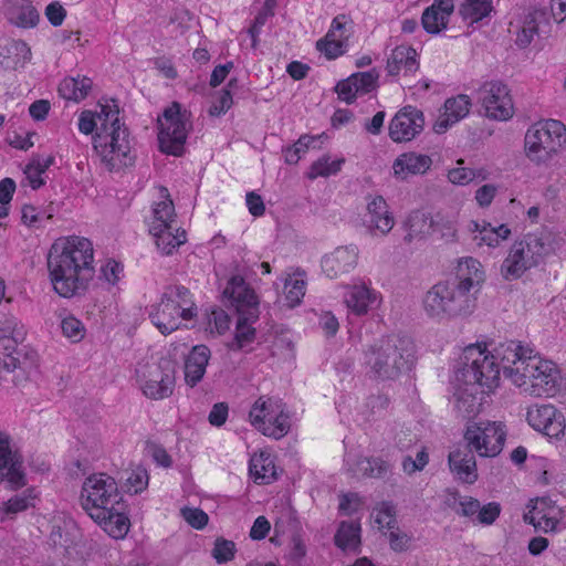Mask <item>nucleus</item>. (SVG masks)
Returning a JSON list of instances; mask_svg holds the SVG:
<instances>
[{
    "label": "nucleus",
    "instance_id": "nucleus-1",
    "mask_svg": "<svg viewBox=\"0 0 566 566\" xmlns=\"http://www.w3.org/2000/svg\"><path fill=\"white\" fill-rule=\"evenodd\" d=\"M99 107V112L83 111L80 114L78 130L85 135L96 130L93 146L108 170L132 166L135 156L132 155L129 133L120 122L118 106L112 101V104H101Z\"/></svg>",
    "mask_w": 566,
    "mask_h": 566
},
{
    "label": "nucleus",
    "instance_id": "nucleus-2",
    "mask_svg": "<svg viewBox=\"0 0 566 566\" xmlns=\"http://www.w3.org/2000/svg\"><path fill=\"white\" fill-rule=\"evenodd\" d=\"M500 369L492 356L481 350L480 345H470L464 348L458 363L454 378L453 406L457 415L462 419L474 418L482 406L478 397L483 390L499 385Z\"/></svg>",
    "mask_w": 566,
    "mask_h": 566
},
{
    "label": "nucleus",
    "instance_id": "nucleus-3",
    "mask_svg": "<svg viewBox=\"0 0 566 566\" xmlns=\"http://www.w3.org/2000/svg\"><path fill=\"white\" fill-rule=\"evenodd\" d=\"M92 242L77 235L57 239L48 254L52 283H88L94 276Z\"/></svg>",
    "mask_w": 566,
    "mask_h": 566
},
{
    "label": "nucleus",
    "instance_id": "nucleus-4",
    "mask_svg": "<svg viewBox=\"0 0 566 566\" xmlns=\"http://www.w3.org/2000/svg\"><path fill=\"white\" fill-rule=\"evenodd\" d=\"M415 353L410 337L391 335L371 344L364 353V360L371 377L395 380L412 368Z\"/></svg>",
    "mask_w": 566,
    "mask_h": 566
},
{
    "label": "nucleus",
    "instance_id": "nucleus-5",
    "mask_svg": "<svg viewBox=\"0 0 566 566\" xmlns=\"http://www.w3.org/2000/svg\"><path fill=\"white\" fill-rule=\"evenodd\" d=\"M558 241L546 230L527 233L516 240L501 265V273L507 281L518 280L527 270L543 263L556 252Z\"/></svg>",
    "mask_w": 566,
    "mask_h": 566
},
{
    "label": "nucleus",
    "instance_id": "nucleus-6",
    "mask_svg": "<svg viewBox=\"0 0 566 566\" xmlns=\"http://www.w3.org/2000/svg\"><path fill=\"white\" fill-rule=\"evenodd\" d=\"M476 285H431L422 297L424 313L437 321L470 314L475 307Z\"/></svg>",
    "mask_w": 566,
    "mask_h": 566
},
{
    "label": "nucleus",
    "instance_id": "nucleus-7",
    "mask_svg": "<svg viewBox=\"0 0 566 566\" xmlns=\"http://www.w3.org/2000/svg\"><path fill=\"white\" fill-rule=\"evenodd\" d=\"M457 3L459 15L469 25L482 21L493 10L492 0H433L421 14L423 30L431 35H438L447 30Z\"/></svg>",
    "mask_w": 566,
    "mask_h": 566
},
{
    "label": "nucleus",
    "instance_id": "nucleus-8",
    "mask_svg": "<svg viewBox=\"0 0 566 566\" xmlns=\"http://www.w3.org/2000/svg\"><path fill=\"white\" fill-rule=\"evenodd\" d=\"M25 335L24 326L14 316H0V374L19 369L23 375H29L36 368L35 352L18 348Z\"/></svg>",
    "mask_w": 566,
    "mask_h": 566
},
{
    "label": "nucleus",
    "instance_id": "nucleus-9",
    "mask_svg": "<svg viewBox=\"0 0 566 566\" xmlns=\"http://www.w3.org/2000/svg\"><path fill=\"white\" fill-rule=\"evenodd\" d=\"M566 144V127L557 119L533 124L525 135L527 157L537 164L546 163Z\"/></svg>",
    "mask_w": 566,
    "mask_h": 566
},
{
    "label": "nucleus",
    "instance_id": "nucleus-10",
    "mask_svg": "<svg viewBox=\"0 0 566 566\" xmlns=\"http://www.w3.org/2000/svg\"><path fill=\"white\" fill-rule=\"evenodd\" d=\"M80 502L91 518H104V512L122 502L115 479L106 473L87 476L82 485Z\"/></svg>",
    "mask_w": 566,
    "mask_h": 566
},
{
    "label": "nucleus",
    "instance_id": "nucleus-11",
    "mask_svg": "<svg viewBox=\"0 0 566 566\" xmlns=\"http://www.w3.org/2000/svg\"><path fill=\"white\" fill-rule=\"evenodd\" d=\"M249 419L251 424L266 437L281 439L291 428L285 403L276 397L261 396L253 403Z\"/></svg>",
    "mask_w": 566,
    "mask_h": 566
},
{
    "label": "nucleus",
    "instance_id": "nucleus-12",
    "mask_svg": "<svg viewBox=\"0 0 566 566\" xmlns=\"http://www.w3.org/2000/svg\"><path fill=\"white\" fill-rule=\"evenodd\" d=\"M188 116L178 102H172L158 117V143L161 153L179 157L185 151Z\"/></svg>",
    "mask_w": 566,
    "mask_h": 566
},
{
    "label": "nucleus",
    "instance_id": "nucleus-13",
    "mask_svg": "<svg viewBox=\"0 0 566 566\" xmlns=\"http://www.w3.org/2000/svg\"><path fill=\"white\" fill-rule=\"evenodd\" d=\"M515 385L522 387L530 382L533 394L536 396H553L556 392L559 380V370L551 360H543L533 355L525 367L515 369Z\"/></svg>",
    "mask_w": 566,
    "mask_h": 566
},
{
    "label": "nucleus",
    "instance_id": "nucleus-14",
    "mask_svg": "<svg viewBox=\"0 0 566 566\" xmlns=\"http://www.w3.org/2000/svg\"><path fill=\"white\" fill-rule=\"evenodd\" d=\"M506 439L505 424L501 421H480L468 424L464 432L467 446L480 457L493 458L501 453Z\"/></svg>",
    "mask_w": 566,
    "mask_h": 566
},
{
    "label": "nucleus",
    "instance_id": "nucleus-15",
    "mask_svg": "<svg viewBox=\"0 0 566 566\" xmlns=\"http://www.w3.org/2000/svg\"><path fill=\"white\" fill-rule=\"evenodd\" d=\"M137 381L143 394L153 400H163L172 395L176 382V367L169 359L146 365L137 369Z\"/></svg>",
    "mask_w": 566,
    "mask_h": 566
},
{
    "label": "nucleus",
    "instance_id": "nucleus-16",
    "mask_svg": "<svg viewBox=\"0 0 566 566\" xmlns=\"http://www.w3.org/2000/svg\"><path fill=\"white\" fill-rule=\"evenodd\" d=\"M528 511L524 514L525 523L534 526L535 531L543 533H557L564 528V511L549 496L536 497L527 504Z\"/></svg>",
    "mask_w": 566,
    "mask_h": 566
},
{
    "label": "nucleus",
    "instance_id": "nucleus-17",
    "mask_svg": "<svg viewBox=\"0 0 566 566\" xmlns=\"http://www.w3.org/2000/svg\"><path fill=\"white\" fill-rule=\"evenodd\" d=\"M476 94L486 117L507 120L513 116V101L510 90L504 83L500 81L485 82Z\"/></svg>",
    "mask_w": 566,
    "mask_h": 566
},
{
    "label": "nucleus",
    "instance_id": "nucleus-18",
    "mask_svg": "<svg viewBox=\"0 0 566 566\" xmlns=\"http://www.w3.org/2000/svg\"><path fill=\"white\" fill-rule=\"evenodd\" d=\"M486 355L492 356L494 358L495 364L499 369L503 370V375L512 380L515 385V369L521 367H525L527 361H530L533 357V349L530 347H524L520 342L509 340L505 343H501L495 348L496 355H490L484 349H482Z\"/></svg>",
    "mask_w": 566,
    "mask_h": 566
},
{
    "label": "nucleus",
    "instance_id": "nucleus-19",
    "mask_svg": "<svg viewBox=\"0 0 566 566\" xmlns=\"http://www.w3.org/2000/svg\"><path fill=\"white\" fill-rule=\"evenodd\" d=\"M423 113L415 106L407 105L391 118L389 137L395 143L410 142L423 130Z\"/></svg>",
    "mask_w": 566,
    "mask_h": 566
},
{
    "label": "nucleus",
    "instance_id": "nucleus-20",
    "mask_svg": "<svg viewBox=\"0 0 566 566\" xmlns=\"http://www.w3.org/2000/svg\"><path fill=\"white\" fill-rule=\"evenodd\" d=\"M528 424L549 438L564 434L565 418L553 405H533L526 413Z\"/></svg>",
    "mask_w": 566,
    "mask_h": 566
},
{
    "label": "nucleus",
    "instance_id": "nucleus-21",
    "mask_svg": "<svg viewBox=\"0 0 566 566\" xmlns=\"http://www.w3.org/2000/svg\"><path fill=\"white\" fill-rule=\"evenodd\" d=\"M358 260V248L354 244L336 248L322 259L321 266L326 279L334 280L350 272Z\"/></svg>",
    "mask_w": 566,
    "mask_h": 566
},
{
    "label": "nucleus",
    "instance_id": "nucleus-22",
    "mask_svg": "<svg viewBox=\"0 0 566 566\" xmlns=\"http://www.w3.org/2000/svg\"><path fill=\"white\" fill-rule=\"evenodd\" d=\"M182 304L177 303L172 295L165 293L158 305L153 306L149 313L151 323L160 331L161 334L168 335L178 329L179 310Z\"/></svg>",
    "mask_w": 566,
    "mask_h": 566
},
{
    "label": "nucleus",
    "instance_id": "nucleus-23",
    "mask_svg": "<svg viewBox=\"0 0 566 566\" xmlns=\"http://www.w3.org/2000/svg\"><path fill=\"white\" fill-rule=\"evenodd\" d=\"M345 463L348 471L358 478L385 479L391 472V464L378 457L365 458L348 453Z\"/></svg>",
    "mask_w": 566,
    "mask_h": 566
},
{
    "label": "nucleus",
    "instance_id": "nucleus-24",
    "mask_svg": "<svg viewBox=\"0 0 566 566\" xmlns=\"http://www.w3.org/2000/svg\"><path fill=\"white\" fill-rule=\"evenodd\" d=\"M364 222L371 233L379 231L385 235L394 228V216L382 196L367 198V219Z\"/></svg>",
    "mask_w": 566,
    "mask_h": 566
},
{
    "label": "nucleus",
    "instance_id": "nucleus-25",
    "mask_svg": "<svg viewBox=\"0 0 566 566\" xmlns=\"http://www.w3.org/2000/svg\"><path fill=\"white\" fill-rule=\"evenodd\" d=\"M473 450L468 446L451 451L448 463L451 473L462 483L473 484L478 480V469Z\"/></svg>",
    "mask_w": 566,
    "mask_h": 566
},
{
    "label": "nucleus",
    "instance_id": "nucleus-26",
    "mask_svg": "<svg viewBox=\"0 0 566 566\" xmlns=\"http://www.w3.org/2000/svg\"><path fill=\"white\" fill-rule=\"evenodd\" d=\"M431 165L432 159L428 155L415 151L403 153L394 160V177L405 181L410 176L424 175Z\"/></svg>",
    "mask_w": 566,
    "mask_h": 566
},
{
    "label": "nucleus",
    "instance_id": "nucleus-27",
    "mask_svg": "<svg viewBox=\"0 0 566 566\" xmlns=\"http://www.w3.org/2000/svg\"><path fill=\"white\" fill-rule=\"evenodd\" d=\"M210 357L211 350L206 345H196L190 349L184 366L185 382L189 387H196L203 379Z\"/></svg>",
    "mask_w": 566,
    "mask_h": 566
},
{
    "label": "nucleus",
    "instance_id": "nucleus-28",
    "mask_svg": "<svg viewBox=\"0 0 566 566\" xmlns=\"http://www.w3.org/2000/svg\"><path fill=\"white\" fill-rule=\"evenodd\" d=\"M471 101L468 95L460 94L444 102V112L433 125L437 134L446 133L449 127L464 118L470 112Z\"/></svg>",
    "mask_w": 566,
    "mask_h": 566
},
{
    "label": "nucleus",
    "instance_id": "nucleus-29",
    "mask_svg": "<svg viewBox=\"0 0 566 566\" xmlns=\"http://www.w3.org/2000/svg\"><path fill=\"white\" fill-rule=\"evenodd\" d=\"M222 296L231 307H234L238 316L259 311V297L250 285H227Z\"/></svg>",
    "mask_w": 566,
    "mask_h": 566
},
{
    "label": "nucleus",
    "instance_id": "nucleus-30",
    "mask_svg": "<svg viewBox=\"0 0 566 566\" xmlns=\"http://www.w3.org/2000/svg\"><path fill=\"white\" fill-rule=\"evenodd\" d=\"M418 53L411 46L398 45L396 46L390 57L387 61V72L389 75H398L403 71V75H411L419 69V62L417 60Z\"/></svg>",
    "mask_w": 566,
    "mask_h": 566
},
{
    "label": "nucleus",
    "instance_id": "nucleus-31",
    "mask_svg": "<svg viewBox=\"0 0 566 566\" xmlns=\"http://www.w3.org/2000/svg\"><path fill=\"white\" fill-rule=\"evenodd\" d=\"M469 230L474 233L473 241L478 247L496 248L501 241L506 240L511 234V229L506 224L492 227L491 223H480L474 220L469 223Z\"/></svg>",
    "mask_w": 566,
    "mask_h": 566
},
{
    "label": "nucleus",
    "instance_id": "nucleus-32",
    "mask_svg": "<svg viewBox=\"0 0 566 566\" xmlns=\"http://www.w3.org/2000/svg\"><path fill=\"white\" fill-rule=\"evenodd\" d=\"M345 303L356 315H364L370 307L379 304V295L368 285H349Z\"/></svg>",
    "mask_w": 566,
    "mask_h": 566
},
{
    "label": "nucleus",
    "instance_id": "nucleus-33",
    "mask_svg": "<svg viewBox=\"0 0 566 566\" xmlns=\"http://www.w3.org/2000/svg\"><path fill=\"white\" fill-rule=\"evenodd\" d=\"M259 319V311L238 316L233 339L228 344L230 350L238 352L254 342L256 331L252 326Z\"/></svg>",
    "mask_w": 566,
    "mask_h": 566
},
{
    "label": "nucleus",
    "instance_id": "nucleus-34",
    "mask_svg": "<svg viewBox=\"0 0 566 566\" xmlns=\"http://www.w3.org/2000/svg\"><path fill=\"white\" fill-rule=\"evenodd\" d=\"M125 506L123 503H118L108 507L106 512H104V518H92L96 522L103 530L114 538L123 537L128 528H129V520L124 513Z\"/></svg>",
    "mask_w": 566,
    "mask_h": 566
},
{
    "label": "nucleus",
    "instance_id": "nucleus-35",
    "mask_svg": "<svg viewBox=\"0 0 566 566\" xmlns=\"http://www.w3.org/2000/svg\"><path fill=\"white\" fill-rule=\"evenodd\" d=\"M437 226L438 223L434 222L429 212L413 210L408 214L405 221V228L407 230L405 241L411 242L416 238H424L429 235Z\"/></svg>",
    "mask_w": 566,
    "mask_h": 566
},
{
    "label": "nucleus",
    "instance_id": "nucleus-36",
    "mask_svg": "<svg viewBox=\"0 0 566 566\" xmlns=\"http://www.w3.org/2000/svg\"><path fill=\"white\" fill-rule=\"evenodd\" d=\"M453 273L458 283H484L486 279L484 266L473 256L459 258Z\"/></svg>",
    "mask_w": 566,
    "mask_h": 566
},
{
    "label": "nucleus",
    "instance_id": "nucleus-37",
    "mask_svg": "<svg viewBox=\"0 0 566 566\" xmlns=\"http://www.w3.org/2000/svg\"><path fill=\"white\" fill-rule=\"evenodd\" d=\"M172 229H159L156 227L149 228V232L156 240L157 248L165 255H170L176 248L180 247L187 241L185 230L176 229V233H172Z\"/></svg>",
    "mask_w": 566,
    "mask_h": 566
},
{
    "label": "nucleus",
    "instance_id": "nucleus-38",
    "mask_svg": "<svg viewBox=\"0 0 566 566\" xmlns=\"http://www.w3.org/2000/svg\"><path fill=\"white\" fill-rule=\"evenodd\" d=\"M92 84L87 76L66 77L60 83L59 92L65 99L78 102L88 95Z\"/></svg>",
    "mask_w": 566,
    "mask_h": 566
},
{
    "label": "nucleus",
    "instance_id": "nucleus-39",
    "mask_svg": "<svg viewBox=\"0 0 566 566\" xmlns=\"http://www.w3.org/2000/svg\"><path fill=\"white\" fill-rule=\"evenodd\" d=\"M249 471L259 484H270L276 480L275 465L272 459L269 455L264 457L263 453L250 460Z\"/></svg>",
    "mask_w": 566,
    "mask_h": 566
},
{
    "label": "nucleus",
    "instance_id": "nucleus-40",
    "mask_svg": "<svg viewBox=\"0 0 566 566\" xmlns=\"http://www.w3.org/2000/svg\"><path fill=\"white\" fill-rule=\"evenodd\" d=\"M335 545L343 551L356 549L360 544V525L343 521L334 537Z\"/></svg>",
    "mask_w": 566,
    "mask_h": 566
},
{
    "label": "nucleus",
    "instance_id": "nucleus-41",
    "mask_svg": "<svg viewBox=\"0 0 566 566\" xmlns=\"http://www.w3.org/2000/svg\"><path fill=\"white\" fill-rule=\"evenodd\" d=\"M346 39L342 35L334 36V31H328L323 39L316 42V49L328 60H335L346 52Z\"/></svg>",
    "mask_w": 566,
    "mask_h": 566
},
{
    "label": "nucleus",
    "instance_id": "nucleus-42",
    "mask_svg": "<svg viewBox=\"0 0 566 566\" xmlns=\"http://www.w3.org/2000/svg\"><path fill=\"white\" fill-rule=\"evenodd\" d=\"M34 496L32 495V490H25L20 494H17L3 502L0 505V512L3 513L6 517L12 518L18 513L28 510L33 506Z\"/></svg>",
    "mask_w": 566,
    "mask_h": 566
},
{
    "label": "nucleus",
    "instance_id": "nucleus-43",
    "mask_svg": "<svg viewBox=\"0 0 566 566\" xmlns=\"http://www.w3.org/2000/svg\"><path fill=\"white\" fill-rule=\"evenodd\" d=\"M153 217L149 228L171 229V223L175 221L176 217L174 202L170 199H166L155 203Z\"/></svg>",
    "mask_w": 566,
    "mask_h": 566
},
{
    "label": "nucleus",
    "instance_id": "nucleus-44",
    "mask_svg": "<svg viewBox=\"0 0 566 566\" xmlns=\"http://www.w3.org/2000/svg\"><path fill=\"white\" fill-rule=\"evenodd\" d=\"M344 161V159L331 160L328 155H324L311 165L307 178L314 180L318 177L336 175L342 169Z\"/></svg>",
    "mask_w": 566,
    "mask_h": 566
},
{
    "label": "nucleus",
    "instance_id": "nucleus-45",
    "mask_svg": "<svg viewBox=\"0 0 566 566\" xmlns=\"http://www.w3.org/2000/svg\"><path fill=\"white\" fill-rule=\"evenodd\" d=\"M126 474L127 476L122 485L125 492L138 494L148 486L149 475L146 469L137 467L127 471Z\"/></svg>",
    "mask_w": 566,
    "mask_h": 566
},
{
    "label": "nucleus",
    "instance_id": "nucleus-46",
    "mask_svg": "<svg viewBox=\"0 0 566 566\" xmlns=\"http://www.w3.org/2000/svg\"><path fill=\"white\" fill-rule=\"evenodd\" d=\"M10 21L19 28H34L40 21V13L31 3L22 4L15 9Z\"/></svg>",
    "mask_w": 566,
    "mask_h": 566
},
{
    "label": "nucleus",
    "instance_id": "nucleus-47",
    "mask_svg": "<svg viewBox=\"0 0 566 566\" xmlns=\"http://www.w3.org/2000/svg\"><path fill=\"white\" fill-rule=\"evenodd\" d=\"M6 472L0 473V479L8 483V488L11 490H18L27 484L25 473L22 469V459L19 455L11 463H8Z\"/></svg>",
    "mask_w": 566,
    "mask_h": 566
},
{
    "label": "nucleus",
    "instance_id": "nucleus-48",
    "mask_svg": "<svg viewBox=\"0 0 566 566\" xmlns=\"http://www.w3.org/2000/svg\"><path fill=\"white\" fill-rule=\"evenodd\" d=\"M319 137L321 136H311L307 134L300 136V138L296 140L294 145L283 149L285 163L289 165L297 164L298 160L302 158V155H304L312 146V144L316 142Z\"/></svg>",
    "mask_w": 566,
    "mask_h": 566
},
{
    "label": "nucleus",
    "instance_id": "nucleus-49",
    "mask_svg": "<svg viewBox=\"0 0 566 566\" xmlns=\"http://www.w3.org/2000/svg\"><path fill=\"white\" fill-rule=\"evenodd\" d=\"M488 174L484 169H471L465 167L452 168L448 171V179L453 185L464 186L474 179L485 180Z\"/></svg>",
    "mask_w": 566,
    "mask_h": 566
},
{
    "label": "nucleus",
    "instance_id": "nucleus-50",
    "mask_svg": "<svg viewBox=\"0 0 566 566\" xmlns=\"http://www.w3.org/2000/svg\"><path fill=\"white\" fill-rule=\"evenodd\" d=\"M350 77H356L353 80L356 84L355 92L363 95L376 90L379 74L376 70H370L367 72L354 73Z\"/></svg>",
    "mask_w": 566,
    "mask_h": 566
},
{
    "label": "nucleus",
    "instance_id": "nucleus-51",
    "mask_svg": "<svg viewBox=\"0 0 566 566\" xmlns=\"http://www.w3.org/2000/svg\"><path fill=\"white\" fill-rule=\"evenodd\" d=\"M207 316L211 333L222 335L229 329L231 319L224 310L212 306L211 312Z\"/></svg>",
    "mask_w": 566,
    "mask_h": 566
},
{
    "label": "nucleus",
    "instance_id": "nucleus-52",
    "mask_svg": "<svg viewBox=\"0 0 566 566\" xmlns=\"http://www.w3.org/2000/svg\"><path fill=\"white\" fill-rule=\"evenodd\" d=\"M124 277V265L114 260L108 259L99 269V280L104 283H118Z\"/></svg>",
    "mask_w": 566,
    "mask_h": 566
},
{
    "label": "nucleus",
    "instance_id": "nucleus-53",
    "mask_svg": "<svg viewBox=\"0 0 566 566\" xmlns=\"http://www.w3.org/2000/svg\"><path fill=\"white\" fill-rule=\"evenodd\" d=\"M305 295V285H284L283 295L277 302L287 308H294L300 305Z\"/></svg>",
    "mask_w": 566,
    "mask_h": 566
},
{
    "label": "nucleus",
    "instance_id": "nucleus-54",
    "mask_svg": "<svg viewBox=\"0 0 566 566\" xmlns=\"http://www.w3.org/2000/svg\"><path fill=\"white\" fill-rule=\"evenodd\" d=\"M538 32V23L536 21L535 14H530L524 25L522 27L521 31L517 33L516 38V44L520 48H526L531 44L532 40L534 39V35Z\"/></svg>",
    "mask_w": 566,
    "mask_h": 566
},
{
    "label": "nucleus",
    "instance_id": "nucleus-55",
    "mask_svg": "<svg viewBox=\"0 0 566 566\" xmlns=\"http://www.w3.org/2000/svg\"><path fill=\"white\" fill-rule=\"evenodd\" d=\"M235 545L232 541L217 538L212 549V556L219 564L227 563L234 557Z\"/></svg>",
    "mask_w": 566,
    "mask_h": 566
},
{
    "label": "nucleus",
    "instance_id": "nucleus-56",
    "mask_svg": "<svg viewBox=\"0 0 566 566\" xmlns=\"http://www.w3.org/2000/svg\"><path fill=\"white\" fill-rule=\"evenodd\" d=\"M429 462V454L424 447L417 452L416 459L410 455H406L402 460V469L407 474H412L417 471L423 470Z\"/></svg>",
    "mask_w": 566,
    "mask_h": 566
},
{
    "label": "nucleus",
    "instance_id": "nucleus-57",
    "mask_svg": "<svg viewBox=\"0 0 566 566\" xmlns=\"http://www.w3.org/2000/svg\"><path fill=\"white\" fill-rule=\"evenodd\" d=\"M395 515V506L389 502H382L378 509L375 521L380 527H386L390 531L396 527L397 521Z\"/></svg>",
    "mask_w": 566,
    "mask_h": 566
},
{
    "label": "nucleus",
    "instance_id": "nucleus-58",
    "mask_svg": "<svg viewBox=\"0 0 566 566\" xmlns=\"http://www.w3.org/2000/svg\"><path fill=\"white\" fill-rule=\"evenodd\" d=\"M62 333L65 337L78 342L84 336V326L81 321L74 316L64 318L61 322Z\"/></svg>",
    "mask_w": 566,
    "mask_h": 566
},
{
    "label": "nucleus",
    "instance_id": "nucleus-59",
    "mask_svg": "<svg viewBox=\"0 0 566 566\" xmlns=\"http://www.w3.org/2000/svg\"><path fill=\"white\" fill-rule=\"evenodd\" d=\"M181 516L192 527L197 530L203 528L209 521V516L201 509L196 507H184L181 510Z\"/></svg>",
    "mask_w": 566,
    "mask_h": 566
},
{
    "label": "nucleus",
    "instance_id": "nucleus-60",
    "mask_svg": "<svg viewBox=\"0 0 566 566\" xmlns=\"http://www.w3.org/2000/svg\"><path fill=\"white\" fill-rule=\"evenodd\" d=\"M233 99L230 90L223 88L209 108L211 116H221L232 106Z\"/></svg>",
    "mask_w": 566,
    "mask_h": 566
},
{
    "label": "nucleus",
    "instance_id": "nucleus-61",
    "mask_svg": "<svg viewBox=\"0 0 566 566\" xmlns=\"http://www.w3.org/2000/svg\"><path fill=\"white\" fill-rule=\"evenodd\" d=\"M355 78L356 77L348 76L347 78L339 81L335 86L338 97L347 104H352L358 95V93L355 92L356 84L353 81Z\"/></svg>",
    "mask_w": 566,
    "mask_h": 566
},
{
    "label": "nucleus",
    "instance_id": "nucleus-62",
    "mask_svg": "<svg viewBox=\"0 0 566 566\" xmlns=\"http://www.w3.org/2000/svg\"><path fill=\"white\" fill-rule=\"evenodd\" d=\"M500 513V504L496 502H490L486 505H480L475 521H478L481 524L491 525L499 517Z\"/></svg>",
    "mask_w": 566,
    "mask_h": 566
},
{
    "label": "nucleus",
    "instance_id": "nucleus-63",
    "mask_svg": "<svg viewBox=\"0 0 566 566\" xmlns=\"http://www.w3.org/2000/svg\"><path fill=\"white\" fill-rule=\"evenodd\" d=\"M388 539L392 551L405 552L409 548L412 537L395 527L390 530Z\"/></svg>",
    "mask_w": 566,
    "mask_h": 566
},
{
    "label": "nucleus",
    "instance_id": "nucleus-64",
    "mask_svg": "<svg viewBox=\"0 0 566 566\" xmlns=\"http://www.w3.org/2000/svg\"><path fill=\"white\" fill-rule=\"evenodd\" d=\"M44 14L53 27H60L66 18V10L60 2L54 1L46 6Z\"/></svg>",
    "mask_w": 566,
    "mask_h": 566
}]
</instances>
